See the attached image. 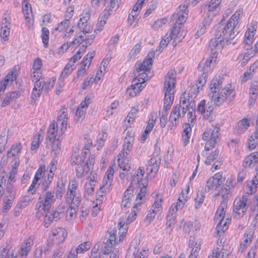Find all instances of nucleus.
Here are the masks:
<instances>
[{"label":"nucleus","instance_id":"nucleus-56","mask_svg":"<svg viewBox=\"0 0 258 258\" xmlns=\"http://www.w3.org/2000/svg\"><path fill=\"white\" fill-rule=\"evenodd\" d=\"M167 22V19L164 18L161 19H158L155 21L152 25V27L155 30H158L163 25H165Z\"/></svg>","mask_w":258,"mask_h":258},{"label":"nucleus","instance_id":"nucleus-38","mask_svg":"<svg viewBox=\"0 0 258 258\" xmlns=\"http://www.w3.org/2000/svg\"><path fill=\"white\" fill-rule=\"evenodd\" d=\"M113 243L106 240L102 244L101 250L104 254H109L112 249Z\"/></svg>","mask_w":258,"mask_h":258},{"label":"nucleus","instance_id":"nucleus-4","mask_svg":"<svg viewBox=\"0 0 258 258\" xmlns=\"http://www.w3.org/2000/svg\"><path fill=\"white\" fill-rule=\"evenodd\" d=\"M227 205V203L225 202H221L216 213L215 220L216 222H218L216 228L217 234V235L215 236L216 237H217L218 235L220 236L227 229V222L224 220Z\"/></svg>","mask_w":258,"mask_h":258},{"label":"nucleus","instance_id":"nucleus-27","mask_svg":"<svg viewBox=\"0 0 258 258\" xmlns=\"http://www.w3.org/2000/svg\"><path fill=\"white\" fill-rule=\"evenodd\" d=\"M58 130V126H56V124L54 121L51 122L49 126L47 131V136L46 139H48L49 141H54L56 139V133Z\"/></svg>","mask_w":258,"mask_h":258},{"label":"nucleus","instance_id":"nucleus-20","mask_svg":"<svg viewBox=\"0 0 258 258\" xmlns=\"http://www.w3.org/2000/svg\"><path fill=\"white\" fill-rule=\"evenodd\" d=\"M176 71L174 69H170L166 76L165 77L164 82V87L170 88H173L175 84L176 79Z\"/></svg>","mask_w":258,"mask_h":258},{"label":"nucleus","instance_id":"nucleus-14","mask_svg":"<svg viewBox=\"0 0 258 258\" xmlns=\"http://www.w3.org/2000/svg\"><path fill=\"white\" fill-rule=\"evenodd\" d=\"M68 114L67 109L61 107L57 113L56 126H59L61 132V135L65 132L67 126Z\"/></svg>","mask_w":258,"mask_h":258},{"label":"nucleus","instance_id":"nucleus-32","mask_svg":"<svg viewBox=\"0 0 258 258\" xmlns=\"http://www.w3.org/2000/svg\"><path fill=\"white\" fill-rule=\"evenodd\" d=\"M250 120L247 118H243L237 123V133L241 134L245 132L249 126Z\"/></svg>","mask_w":258,"mask_h":258},{"label":"nucleus","instance_id":"nucleus-49","mask_svg":"<svg viewBox=\"0 0 258 258\" xmlns=\"http://www.w3.org/2000/svg\"><path fill=\"white\" fill-rule=\"evenodd\" d=\"M216 181L213 176L210 177L207 181L205 187V192H208L212 189L215 186Z\"/></svg>","mask_w":258,"mask_h":258},{"label":"nucleus","instance_id":"nucleus-50","mask_svg":"<svg viewBox=\"0 0 258 258\" xmlns=\"http://www.w3.org/2000/svg\"><path fill=\"white\" fill-rule=\"evenodd\" d=\"M213 177L216 180L215 190H219L220 186L223 184L224 179L222 178V175L220 173L215 174Z\"/></svg>","mask_w":258,"mask_h":258},{"label":"nucleus","instance_id":"nucleus-41","mask_svg":"<svg viewBox=\"0 0 258 258\" xmlns=\"http://www.w3.org/2000/svg\"><path fill=\"white\" fill-rule=\"evenodd\" d=\"M172 88H165V96H164V102L165 103L172 104L174 97L172 96L173 92H172Z\"/></svg>","mask_w":258,"mask_h":258},{"label":"nucleus","instance_id":"nucleus-24","mask_svg":"<svg viewBox=\"0 0 258 258\" xmlns=\"http://www.w3.org/2000/svg\"><path fill=\"white\" fill-rule=\"evenodd\" d=\"M180 105H176L171 112L169 121L172 124V126H176L177 120L179 117H181L180 113Z\"/></svg>","mask_w":258,"mask_h":258},{"label":"nucleus","instance_id":"nucleus-44","mask_svg":"<svg viewBox=\"0 0 258 258\" xmlns=\"http://www.w3.org/2000/svg\"><path fill=\"white\" fill-rule=\"evenodd\" d=\"M232 192V190H230L228 188L227 189L225 187L221 188L220 190V194H221V196L222 198V202H225L227 203L229 198L231 196Z\"/></svg>","mask_w":258,"mask_h":258},{"label":"nucleus","instance_id":"nucleus-5","mask_svg":"<svg viewBox=\"0 0 258 258\" xmlns=\"http://www.w3.org/2000/svg\"><path fill=\"white\" fill-rule=\"evenodd\" d=\"M148 80V76L145 73L139 74L133 79L132 84L127 88L126 93L132 97L136 96L144 88L145 85L143 84Z\"/></svg>","mask_w":258,"mask_h":258},{"label":"nucleus","instance_id":"nucleus-60","mask_svg":"<svg viewBox=\"0 0 258 258\" xmlns=\"http://www.w3.org/2000/svg\"><path fill=\"white\" fill-rule=\"evenodd\" d=\"M52 213L48 212L47 213L44 217V226L46 228L49 227L50 224L54 221V219H52Z\"/></svg>","mask_w":258,"mask_h":258},{"label":"nucleus","instance_id":"nucleus-63","mask_svg":"<svg viewBox=\"0 0 258 258\" xmlns=\"http://www.w3.org/2000/svg\"><path fill=\"white\" fill-rule=\"evenodd\" d=\"M41 138V135L40 134V131L38 133L37 136L34 137L33 141L31 143V149L32 150L37 149L39 146L40 140Z\"/></svg>","mask_w":258,"mask_h":258},{"label":"nucleus","instance_id":"nucleus-64","mask_svg":"<svg viewBox=\"0 0 258 258\" xmlns=\"http://www.w3.org/2000/svg\"><path fill=\"white\" fill-rule=\"evenodd\" d=\"M187 118L188 122L189 124L191 125L192 126H194V124H195L196 122V116L195 115V111L192 110L191 111H189L187 113Z\"/></svg>","mask_w":258,"mask_h":258},{"label":"nucleus","instance_id":"nucleus-42","mask_svg":"<svg viewBox=\"0 0 258 258\" xmlns=\"http://www.w3.org/2000/svg\"><path fill=\"white\" fill-rule=\"evenodd\" d=\"M131 138L125 137L124 140V144H123V151L124 153H123V157H126L130 153V152L132 148V145L130 141V139Z\"/></svg>","mask_w":258,"mask_h":258},{"label":"nucleus","instance_id":"nucleus-55","mask_svg":"<svg viewBox=\"0 0 258 258\" xmlns=\"http://www.w3.org/2000/svg\"><path fill=\"white\" fill-rule=\"evenodd\" d=\"M207 73L203 72L201 76L199 78L197 81V85L198 88L202 87L206 83L207 78Z\"/></svg>","mask_w":258,"mask_h":258},{"label":"nucleus","instance_id":"nucleus-9","mask_svg":"<svg viewBox=\"0 0 258 258\" xmlns=\"http://www.w3.org/2000/svg\"><path fill=\"white\" fill-rule=\"evenodd\" d=\"M138 201L139 200L137 201L136 200V203L135 204L134 207H133L131 213L128 215L127 217L125 218V220H124V218L121 219L119 223V233L121 232V229L122 228L123 231L121 232V233L122 234H125L126 233L128 228L127 225L135 220L137 216V212L138 211V205H141L142 203L140 200L139 201Z\"/></svg>","mask_w":258,"mask_h":258},{"label":"nucleus","instance_id":"nucleus-22","mask_svg":"<svg viewBox=\"0 0 258 258\" xmlns=\"http://www.w3.org/2000/svg\"><path fill=\"white\" fill-rule=\"evenodd\" d=\"M180 25L175 22L168 35L171 36L172 39H174L175 40H177L178 41H180L184 37L183 32H180Z\"/></svg>","mask_w":258,"mask_h":258},{"label":"nucleus","instance_id":"nucleus-51","mask_svg":"<svg viewBox=\"0 0 258 258\" xmlns=\"http://www.w3.org/2000/svg\"><path fill=\"white\" fill-rule=\"evenodd\" d=\"M49 32L47 28L43 27L42 29L41 38L42 42L44 43L45 47H47L48 39H49Z\"/></svg>","mask_w":258,"mask_h":258},{"label":"nucleus","instance_id":"nucleus-59","mask_svg":"<svg viewBox=\"0 0 258 258\" xmlns=\"http://www.w3.org/2000/svg\"><path fill=\"white\" fill-rule=\"evenodd\" d=\"M70 24V21L69 20H65L64 21L60 22L54 29L55 31H58L59 32L67 28Z\"/></svg>","mask_w":258,"mask_h":258},{"label":"nucleus","instance_id":"nucleus-54","mask_svg":"<svg viewBox=\"0 0 258 258\" xmlns=\"http://www.w3.org/2000/svg\"><path fill=\"white\" fill-rule=\"evenodd\" d=\"M257 185H258V183L257 181L255 180L254 177V179L252 181H250L249 183H247V187L249 188V189L247 191V193L248 194L251 195L252 193L255 192Z\"/></svg>","mask_w":258,"mask_h":258},{"label":"nucleus","instance_id":"nucleus-61","mask_svg":"<svg viewBox=\"0 0 258 258\" xmlns=\"http://www.w3.org/2000/svg\"><path fill=\"white\" fill-rule=\"evenodd\" d=\"M156 120V118H154L153 115H152V116L149 119L147 125L145 130V131H146V133H150V132L152 130L154 126Z\"/></svg>","mask_w":258,"mask_h":258},{"label":"nucleus","instance_id":"nucleus-30","mask_svg":"<svg viewBox=\"0 0 258 258\" xmlns=\"http://www.w3.org/2000/svg\"><path fill=\"white\" fill-rule=\"evenodd\" d=\"M184 205V202L182 201L180 197H179L176 203H173L169 209L168 214L176 215V212L178 210H181Z\"/></svg>","mask_w":258,"mask_h":258},{"label":"nucleus","instance_id":"nucleus-40","mask_svg":"<svg viewBox=\"0 0 258 258\" xmlns=\"http://www.w3.org/2000/svg\"><path fill=\"white\" fill-rule=\"evenodd\" d=\"M213 18V17H212V16H208V14L207 13L206 16L202 22V27L197 33H204L206 28L210 26Z\"/></svg>","mask_w":258,"mask_h":258},{"label":"nucleus","instance_id":"nucleus-62","mask_svg":"<svg viewBox=\"0 0 258 258\" xmlns=\"http://www.w3.org/2000/svg\"><path fill=\"white\" fill-rule=\"evenodd\" d=\"M13 199H8L7 197H6L4 199V207H3V212H7V211L11 208L12 205Z\"/></svg>","mask_w":258,"mask_h":258},{"label":"nucleus","instance_id":"nucleus-52","mask_svg":"<svg viewBox=\"0 0 258 258\" xmlns=\"http://www.w3.org/2000/svg\"><path fill=\"white\" fill-rule=\"evenodd\" d=\"M205 196L202 191H199L197 193V197L196 200L195 208L198 209L201 206V205L203 203Z\"/></svg>","mask_w":258,"mask_h":258},{"label":"nucleus","instance_id":"nucleus-33","mask_svg":"<svg viewBox=\"0 0 258 258\" xmlns=\"http://www.w3.org/2000/svg\"><path fill=\"white\" fill-rule=\"evenodd\" d=\"M208 16L214 17L216 16L220 11L221 7L220 5L215 4H213L212 3L209 2V4L207 7Z\"/></svg>","mask_w":258,"mask_h":258},{"label":"nucleus","instance_id":"nucleus-21","mask_svg":"<svg viewBox=\"0 0 258 258\" xmlns=\"http://www.w3.org/2000/svg\"><path fill=\"white\" fill-rule=\"evenodd\" d=\"M20 95L21 94L20 92L17 91L7 93L2 102V107H5L11 102L15 101L17 99L19 98Z\"/></svg>","mask_w":258,"mask_h":258},{"label":"nucleus","instance_id":"nucleus-11","mask_svg":"<svg viewBox=\"0 0 258 258\" xmlns=\"http://www.w3.org/2000/svg\"><path fill=\"white\" fill-rule=\"evenodd\" d=\"M113 169L111 167H109L107 170L105 175L103 179L102 185L97 192L99 196L102 197L103 193L109 190L113 181Z\"/></svg>","mask_w":258,"mask_h":258},{"label":"nucleus","instance_id":"nucleus-28","mask_svg":"<svg viewBox=\"0 0 258 258\" xmlns=\"http://www.w3.org/2000/svg\"><path fill=\"white\" fill-rule=\"evenodd\" d=\"M191 126L192 125L189 123H185L183 125L182 138L184 146H186L189 142V140L191 135Z\"/></svg>","mask_w":258,"mask_h":258},{"label":"nucleus","instance_id":"nucleus-34","mask_svg":"<svg viewBox=\"0 0 258 258\" xmlns=\"http://www.w3.org/2000/svg\"><path fill=\"white\" fill-rule=\"evenodd\" d=\"M89 171V168L86 167L85 164H82L80 162L77 164L76 168V175L78 177H82L85 174L88 173Z\"/></svg>","mask_w":258,"mask_h":258},{"label":"nucleus","instance_id":"nucleus-36","mask_svg":"<svg viewBox=\"0 0 258 258\" xmlns=\"http://www.w3.org/2000/svg\"><path fill=\"white\" fill-rule=\"evenodd\" d=\"M53 178V177L52 174H48L47 178H46V177H44L43 178L41 186L42 192L47 191L49 186L50 184L51 181H52Z\"/></svg>","mask_w":258,"mask_h":258},{"label":"nucleus","instance_id":"nucleus-23","mask_svg":"<svg viewBox=\"0 0 258 258\" xmlns=\"http://www.w3.org/2000/svg\"><path fill=\"white\" fill-rule=\"evenodd\" d=\"M66 201L69 205H73L79 206L82 200L81 195L80 192L67 194Z\"/></svg>","mask_w":258,"mask_h":258},{"label":"nucleus","instance_id":"nucleus-1","mask_svg":"<svg viewBox=\"0 0 258 258\" xmlns=\"http://www.w3.org/2000/svg\"><path fill=\"white\" fill-rule=\"evenodd\" d=\"M231 13V10L227 9L223 14V18L215 26L216 33L215 36L210 40L209 43V46L211 50L216 49L220 50L225 45L230 44L234 45L236 43V41H234V39L237 33H236L234 28L238 24L239 17L242 13V10H237L229 19L226 24H222L225 18L227 17Z\"/></svg>","mask_w":258,"mask_h":258},{"label":"nucleus","instance_id":"nucleus-12","mask_svg":"<svg viewBox=\"0 0 258 258\" xmlns=\"http://www.w3.org/2000/svg\"><path fill=\"white\" fill-rule=\"evenodd\" d=\"M136 182V180L132 181L131 184L128 187L127 189L124 193V196L122 198L121 206L122 209L124 208L126 209L128 208L131 205V199L133 197L134 193L137 192L138 191V188H136L134 186V183Z\"/></svg>","mask_w":258,"mask_h":258},{"label":"nucleus","instance_id":"nucleus-26","mask_svg":"<svg viewBox=\"0 0 258 258\" xmlns=\"http://www.w3.org/2000/svg\"><path fill=\"white\" fill-rule=\"evenodd\" d=\"M62 137L59 136L58 138L54 141H50L52 143V149L51 154L54 158L59 154L61 149V140Z\"/></svg>","mask_w":258,"mask_h":258},{"label":"nucleus","instance_id":"nucleus-8","mask_svg":"<svg viewBox=\"0 0 258 258\" xmlns=\"http://www.w3.org/2000/svg\"><path fill=\"white\" fill-rule=\"evenodd\" d=\"M56 197L54 192L47 191L42 192L39 198V209L49 210L52 204L54 203Z\"/></svg>","mask_w":258,"mask_h":258},{"label":"nucleus","instance_id":"nucleus-58","mask_svg":"<svg viewBox=\"0 0 258 258\" xmlns=\"http://www.w3.org/2000/svg\"><path fill=\"white\" fill-rule=\"evenodd\" d=\"M9 251V249L7 247L3 248L0 251V258H16V256L14 255L13 251L11 255L10 254L8 255Z\"/></svg>","mask_w":258,"mask_h":258},{"label":"nucleus","instance_id":"nucleus-19","mask_svg":"<svg viewBox=\"0 0 258 258\" xmlns=\"http://www.w3.org/2000/svg\"><path fill=\"white\" fill-rule=\"evenodd\" d=\"M91 246V243L89 241H86L80 244L76 248L72 249L69 255V258H75L78 253H83L84 251L88 250Z\"/></svg>","mask_w":258,"mask_h":258},{"label":"nucleus","instance_id":"nucleus-57","mask_svg":"<svg viewBox=\"0 0 258 258\" xmlns=\"http://www.w3.org/2000/svg\"><path fill=\"white\" fill-rule=\"evenodd\" d=\"M176 215H173L168 214L166 217V225L168 227H173L175 223Z\"/></svg>","mask_w":258,"mask_h":258},{"label":"nucleus","instance_id":"nucleus-43","mask_svg":"<svg viewBox=\"0 0 258 258\" xmlns=\"http://www.w3.org/2000/svg\"><path fill=\"white\" fill-rule=\"evenodd\" d=\"M192 100H191L189 95L185 96V93L182 94L180 98L179 104L181 106H188L191 104Z\"/></svg>","mask_w":258,"mask_h":258},{"label":"nucleus","instance_id":"nucleus-7","mask_svg":"<svg viewBox=\"0 0 258 258\" xmlns=\"http://www.w3.org/2000/svg\"><path fill=\"white\" fill-rule=\"evenodd\" d=\"M214 100L212 99L211 101L206 104L205 100H202L199 104L197 111L203 114V119L208 120L209 122H213L215 119V116L213 114L214 108Z\"/></svg>","mask_w":258,"mask_h":258},{"label":"nucleus","instance_id":"nucleus-29","mask_svg":"<svg viewBox=\"0 0 258 258\" xmlns=\"http://www.w3.org/2000/svg\"><path fill=\"white\" fill-rule=\"evenodd\" d=\"M72 67V64L71 63H68L63 69L58 79L59 85L60 86L63 85V79L73 71V69Z\"/></svg>","mask_w":258,"mask_h":258},{"label":"nucleus","instance_id":"nucleus-3","mask_svg":"<svg viewBox=\"0 0 258 258\" xmlns=\"http://www.w3.org/2000/svg\"><path fill=\"white\" fill-rule=\"evenodd\" d=\"M220 125L217 124L213 128H207L204 132L202 139L206 141L205 146L206 151H209L213 148L218 141L220 140Z\"/></svg>","mask_w":258,"mask_h":258},{"label":"nucleus","instance_id":"nucleus-39","mask_svg":"<svg viewBox=\"0 0 258 258\" xmlns=\"http://www.w3.org/2000/svg\"><path fill=\"white\" fill-rule=\"evenodd\" d=\"M23 11L26 20L30 19L29 11L32 14L31 5L28 2V0H23L22 2Z\"/></svg>","mask_w":258,"mask_h":258},{"label":"nucleus","instance_id":"nucleus-35","mask_svg":"<svg viewBox=\"0 0 258 258\" xmlns=\"http://www.w3.org/2000/svg\"><path fill=\"white\" fill-rule=\"evenodd\" d=\"M89 33V30H83L80 32L78 36L73 40V41H71V44H82L84 41L86 37V34Z\"/></svg>","mask_w":258,"mask_h":258},{"label":"nucleus","instance_id":"nucleus-53","mask_svg":"<svg viewBox=\"0 0 258 258\" xmlns=\"http://www.w3.org/2000/svg\"><path fill=\"white\" fill-rule=\"evenodd\" d=\"M142 45V42H139L137 43L134 47L131 49V51L129 53V56L130 58H135L136 55L139 52L141 47Z\"/></svg>","mask_w":258,"mask_h":258},{"label":"nucleus","instance_id":"nucleus-46","mask_svg":"<svg viewBox=\"0 0 258 258\" xmlns=\"http://www.w3.org/2000/svg\"><path fill=\"white\" fill-rule=\"evenodd\" d=\"M171 39V36H169L167 34L163 38H162L159 45V48L158 50L160 51L159 53H160L162 50L167 46V44Z\"/></svg>","mask_w":258,"mask_h":258},{"label":"nucleus","instance_id":"nucleus-6","mask_svg":"<svg viewBox=\"0 0 258 258\" xmlns=\"http://www.w3.org/2000/svg\"><path fill=\"white\" fill-rule=\"evenodd\" d=\"M248 197V195L243 196L235 200L233 209V217L235 219L242 217L247 211L250 203Z\"/></svg>","mask_w":258,"mask_h":258},{"label":"nucleus","instance_id":"nucleus-16","mask_svg":"<svg viewBox=\"0 0 258 258\" xmlns=\"http://www.w3.org/2000/svg\"><path fill=\"white\" fill-rule=\"evenodd\" d=\"M152 66V62L144 59L143 62L139 61L136 62L134 68L135 71H136L137 73H139V74L141 73H145L148 76L149 79V78H150V76L148 75V73L150 74H151L150 70Z\"/></svg>","mask_w":258,"mask_h":258},{"label":"nucleus","instance_id":"nucleus-47","mask_svg":"<svg viewBox=\"0 0 258 258\" xmlns=\"http://www.w3.org/2000/svg\"><path fill=\"white\" fill-rule=\"evenodd\" d=\"M219 150L217 149H215L214 151L212 152L210 155H209L205 161V164L207 165H210L211 163L219 156Z\"/></svg>","mask_w":258,"mask_h":258},{"label":"nucleus","instance_id":"nucleus-10","mask_svg":"<svg viewBox=\"0 0 258 258\" xmlns=\"http://www.w3.org/2000/svg\"><path fill=\"white\" fill-rule=\"evenodd\" d=\"M188 5V2H184L178 7L175 13L172 16V20H175V22L179 25H182L187 18Z\"/></svg>","mask_w":258,"mask_h":258},{"label":"nucleus","instance_id":"nucleus-18","mask_svg":"<svg viewBox=\"0 0 258 258\" xmlns=\"http://www.w3.org/2000/svg\"><path fill=\"white\" fill-rule=\"evenodd\" d=\"M160 164V157L157 155L154 156L150 159L146 170L149 173L152 172L156 173L159 170Z\"/></svg>","mask_w":258,"mask_h":258},{"label":"nucleus","instance_id":"nucleus-13","mask_svg":"<svg viewBox=\"0 0 258 258\" xmlns=\"http://www.w3.org/2000/svg\"><path fill=\"white\" fill-rule=\"evenodd\" d=\"M67 236L66 230L62 228H57L52 231L51 235L49 237V240H52V243L59 244L64 241Z\"/></svg>","mask_w":258,"mask_h":258},{"label":"nucleus","instance_id":"nucleus-37","mask_svg":"<svg viewBox=\"0 0 258 258\" xmlns=\"http://www.w3.org/2000/svg\"><path fill=\"white\" fill-rule=\"evenodd\" d=\"M121 157H122V155L119 154L118 155V159L117 160L118 166L122 169V171L127 172L130 169V164L127 160L123 159H121L120 158Z\"/></svg>","mask_w":258,"mask_h":258},{"label":"nucleus","instance_id":"nucleus-48","mask_svg":"<svg viewBox=\"0 0 258 258\" xmlns=\"http://www.w3.org/2000/svg\"><path fill=\"white\" fill-rule=\"evenodd\" d=\"M108 18V17H106L103 16L102 12L98 18V21L96 25V29L95 30V31H96V30H97L98 31H100L104 27V25L106 23V21Z\"/></svg>","mask_w":258,"mask_h":258},{"label":"nucleus","instance_id":"nucleus-17","mask_svg":"<svg viewBox=\"0 0 258 258\" xmlns=\"http://www.w3.org/2000/svg\"><path fill=\"white\" fill-rule=\"evenodd\" d=\"M121 0H105L106 8L103 11V15L105 17H109L113 11H116L119 7Z\"/></svg>","mask_w":258,"mask_h":258},{"label":"nucleus","instance_id":"nucleus-2","mask_svg":"<svg viewBox=\"0 0 258 258\" xmlns=\"http://www.w3.org/2000/svg\"><path fill=\"white\" fill-rule=\"evenodd\" d=\"M223 81V78L216 76L212 79L210 85V92L209 96L214 100V103L216 106L221 105L233 92L231 85L222 89L220 92L222 87Z\"/></svg>","mask_w":258,"mask_h":258},{"label":"nucleus","instance_id":"nucleus-15","mask_svg":"<svg viewBox=\"0 0 258 258\" xmlns=\"http://www.w3.org/2000/svg\"><path fill=\"white\" fill-rule=\"evenodd\" d=\"M143 176L142 174H139V173H137L136 175L135 176L134 178L132 181L134 180H136V182L134 183V186L136 188H138L139 189V191L138 192L136 197V201L138 200L141 201L143 198L145 197L146 194V187L143 184L140 183V181L142 180Z\"/></svg>","mask_w":258,"mask_h":258},{"label":"nucleus","instance_id":"nucleus-25","mask_svg":"<svg viewBox=\"0 0 258 258\" xmlns=\"http://www.w3.org/2000/svg\"><path fill=\"white\" fill-rule=\"evenodd\" d=\"M258 161V152L251 153L245 157L243 162V166L245 168L250 167L254 165Z\"/></svg>","mask_w":258,"mask_h":258},{"label":"nucleus","instance_id":"nucleus-45","mask_svg":"<svg viewBox=\"0 0 258 258\" xmlns=\"http://www.w3.org/2000/svg\"><path fill=\"white\" fill-rule=\"evenodd\" d=\"M89 18L90 16L89 14L86 13L85 16L80 19L78 23V26L81 30H87L86 28L87 27L86 23H87Z\"/></svg>","mask_w":258,"mask_h":258},{"label":"nucleus","instance_id":"nucleus-31","mask_svg":"<svg viewBox=\"0 0 258 258\" xmlns=\"http://www.w3.org/2000/svg\"><path fill=\"white\" fill-rule=\"evenodd\" d=\"M35 85L32 92V96L35 97L36 99L40 97L44 89L42 81L34 82ZM33 99H34L32 97Z\"/></svg>","mask_w":258,"mask_h":258}]
</instances>
